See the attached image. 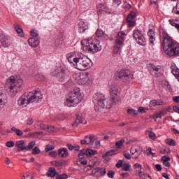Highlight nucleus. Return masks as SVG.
<instances>
[{
    "instance_id": "3c124183",
    "label": "nucleus",
    "mask_w": 179,
    "mask_h": 179,
    "mask_svg": "<svg viewBox=\"0 0 179 179\" xmlns=\"http://www.w3.org/2000/svg\"><path fill=\"white\" fill-rule=\"evenodd\" d=\"M31 36H32V37H34V38H37L38 34L37 33V31L34 29V30L31 31Z\"/></svg>"
},
{
    "instance_id": "79ce46f5",
    "label": "nucleus",
    "mask_w": 179,
    "mask_h": 179,
    "mask_svg": "<svg viewBox=\"0 0 179 179\" xmlns=\"http://www.w3.org/2000/svg\"><path fill=\"white\" fill-rule=\"evenodd\" d=\"M55 149V146L52 145H46L45 147V152H50V150H54Z\"/></svg>"
},
{
    "instance_id": "6ab92c4d",
    "label": "nucleus",
    "mask_w": 179,
    "mask_h": 179,
    "mask_svg": "<svg viewBox=\"0 0 179 179\" xmlns=\"http://www.w3.org/2000/svg\"><path fill=\"white\" fill-rule=\"evenodd\" d=\"M96 9L98 12V15H103L104 13H107V10H108V8L106 6V4H97Z\"/></svg>"
},
{
    "instance_id": "774afa93",
    "label": "nucleus",
    "mask_w": 179,
    "mask_h": 179,
    "mask_svg": "<svg viewBox=\"0 0 179 179\" xmlns=\"http://www.w3.org/2000/svg\"><path fill=\"white\" fill-rule=\"evenodd\" d=\"M173 111H175V113H178L179 114V107L177 106H174L173 108Z\"/></svg>"
},
{
    "instance_id": "a878e982",
    "label": "nucleus",
    "mask_w": 179,
    "mask_h": 179,
    "mask_svg": "<svg viewBox=\"0 0 179 179\" xmlns=\"http://www.w3.org/2000/svg\"><path fill=\"white\" fill-rule=\"evenodd\" d=\"M47 176L48 177H51L52 178H54L55 176H59L58 172L55 170V168H49V170L47 173Z\"/></svg>"
},
{
    "instance_id": "dca6fc26",
    "label": "nucleus",
    "mask_w": 179,
    "mask_h": 179,
    "mask_svg": "<svg viewBox=\"0 0 179 179\" xmlns=\"http://www.w3.org/2000/svg\"><path fill=\"white\" fill-rule=\"evenodd\" d=\"M17 103L20 106H22L23 107H27V106L30 104V102H29V96L27 95V93H24L23 95H22L18 99Z\"/></svg>"
},
{
    "instance_id": "e433bc0d",
    "label": "nucleus",
    "mask_w": 179,
    "mask_h": 179,
    "mask_svg": "<svg viewBox=\"0 0 179 179\" xmlns=\"http://www.w3.org/2000/svg\"><path fill=\"white\" fill-rule=\"evenodd\" d=\"M34 146H36V141H31L30 143H29L28 147H27V149H25V150H31V149H33Z\"/></svg>"
},
{
    "instance_id": "6e6552de",
    "label": "nucleus",
    "mask_w": 179,
    "mask_h": 179,
    "mask_svg": "<svg viewBox=\"0 0 179 179\" xmlns=\"http://www.w3.org/2000/svg\"><path fill=\"white\" fill-rule=\"evenodd\" d=\"M145 34L141 29H134L133 31V38L136 41L137 44L140 45H145L146 38H145Z\"/></svg>"
},
{
    "instance_id": "ea45409f",
    "label": "nucleus",
    "mask_w": 179,
    "mask_h": 179,
    "mask_svg": "<svg viewBox=\"0 0 179 179\" xmlns=\"http://www.w3.org/2000/svg\"><path fill=\"white\" fill-rule=\"evenodd\" d=\"M155 106H160V101L157 100L150 101V107H155Z\"/></svg>"
},
{
    "instance_id": "72a5a7b5",
    "label": "nucleus",
    "mask_w": 179,
    "mask_h": 179,
    "mask_svg": "<svg viewBox=\"0 0 179 179\" xmlns=\"http://www.w3.org/2000/svg\"><path fill=\"white\" fill-rule=\"evenodd\" d=\"M96 152H97V151H96V150H93L92 149H88L86 150L85 155H86V156H88L89 157H90L92 156H94V155H96Z\"/></svg>"
},
{
    "instance_id": "b1692460",
    "label": "nucleus",
    "mask_w": 179,
    "mask_h": 179,
    "mask_svg": "<svg viewBox=\"0 0 179 179\" xmlns=\"http://www.w3.org/2000/svg\"><path fill=\"white\" fill-rule=\"evenodd\" d=\"M24 140H20L16 142L15 146L17 148L18 152H22V150H25V149H27V146H24Z\"/></svg>"
},
{
    "instance_id": "09e8293b",
    "label": "nucleus",
    "mask_w": 179,
    "mask_h": 179,
    "mask_svg": "<svg viewBox=\"0 0 179 179\" xmlns=\"http://www.w3.org/2000/svg\"><path fill=\"white\" fill-rule=\"evenodd\" d=\"M130 167H131V165L129 164H124L123 170L124 171H129Z\"/></svg>"
},
{
    "instance_id": "13d9d810",
    "label": "nucleus",
    "mask_w": 179,
    "mask_h": 179,
    "mask_svg": "<svg viewBox=\"0 0 179 179\" xmlns=\"http://www.w3.org/2000/svg\"><path fill=\"white\" fill-rule=\"evenodd\" d=\"M149 138L150 139H155L156 134L154 132H152V131H149Z\"/></svg>"
},
{
    "instance_id": "f8f14e48",
    "label": "nucleus",
    "mask_w": 179,
    "mask_h": 179,
    "mask_svg": "<svg viewBox=\"0 0 179 179\" xmlns=\"http://www.w3.org/2000/svg\"><path fill=\"white\" fill-rule=\"evenodd\" d=\"M66 57L69 64H71L73 66H75L80 57L79 55H76V52H71L66 55Z\"/></svg>"
},
{
    "instance_id": "864d4df0",
    "label": "nucleus",
    "mask_w": 179,
    "mask_h": 179,
    "mask_svg": "<svg viewBox=\"0 0 179 179\" xmlns=\"http://www.w3.org/2000/svg\"><path fill=\"white\" fill-rule=\"evenodd\" d=\"M114 174H115V172H114V171H109L107 176L109 178H114Z\"/></svg>"
},
{
    "instance_id": "2eb2a0df",
    "label": "nucleus",
    "mask_w": 179,
    "mask_h": 179,
    "mask_svg": "<svg viewBox=\"0 0 179 179\" xmlns=\"http://www.w3.org/2000/svg\"><path fill=\"white\" fill-rule=\"evenodd\" d=\"M79 124H83L84 125H85V124H87V121H86L85 118H83V115L82 114V113H78L76 114V119L72 125L73 127H76L79 125Z\"/></svg>"
},
{
    "instance_id": "680f3d73",
    "label": "nucleus",
    "mask_w": 179,
    "mask_h": 179,
    "mask_svg": "<svg viewBox=\"0 0 179 179\" xmlns=\"http://www.w3.org/2000/svg\"><path fill=\"white\" fill-rule=\"evenodd\" d=\"M55 129V127L52 126H47V131H48L49 132H54V129Z\"/></svg>"
},
{
    "instance_id": "0eeeda50",
    "label": "nucleus",
    "mask_w": 179,
    "mask_h": 179,
    "mask_svg": "<svg viewBox=\"0 0 179 179\" xmlns=\"http://www.w3.org/2000/svg\"><path fill=\"white\" fill-rule=\"evenodd\" d=\"M118 78L124 83H129L134 78L131 71L128 69H121L118 73Z\"/></svg>"
},
{
    "instance_id": "0e129e2a",
    "label": "nucleus",
    "mask_w": 179,
    "mask_h": 179,
    "mask_svg": "<svg viewBox=\"0 0 179 179\" xmlns=\"http://www.w3.org/2000/svg\"><path fill=\"white\" fill-rule=\"evenodd\" d=\"M148 152L147 153V155H148V156L151 155V156H152V157H155V153L152 152L151 148H148Z\"/></svg>"
},
{
    "instance_id": "4468645a",
    "label": "nucleus",
    "mask_w": 179,
    "mask_h": 179,
    "mask_svg": "<svg viewBox=\"0 0 179 179\" xmlns=\"http://www.w3.org/2000/svg\"><path fill=\"white\" fill-rule=\"evenodd\" d=\"M20 87H22V85H15V84H10V86L9 87L10 92L9 95L10 97H15L19 92H20Z\"/></svg>"
},
{
    "instance_id": "7ed1b4c3",
    "label": "nucleus",
    "mask_w": 179,
    "mask_h": 179,
    "mask_svg": "<svg viewBox=\"0 0 179 179\" xmlns=\"http://www.w3.org/2000/svg\"><path fill=\"white\" fill-rule=\"evenodd\" d=\"M159 33L162 34V37L161 45L165 54L169 57H177L179 55V43L173 40V38L163 28H160Z\"/></svg>"
},
{
    "instance_id": "49530a36",
    "label": "nucleus",
    "mask_w": 179,
    "mask_h": 179,
    "mask_svg": "<svg viewBox=\"0 0 179 179\" xmlns=\"http://www.w3.org/2000/svg\"><path fill=\"white\" fill-rule=\"evenodd\" d=\"M161 160L162 162V163L165 162H170V160H171V158H170L169 156H166L164 155L162 157Z\"/></svg>"
},
{
    "instance_id": "69168bd1",
    "label": "nucleus",
    "mask_w": 179,
    "mask_h": 179,
    "mask_svg": "<svg viewBox=\"0 0 179 179\" xmlns=\"http://www.w3.org/2000/svg\"><path fill=\"white\" fill-rule=\"evenodd\" d=\"M172 100L174 101V103H179V96H175L172 98Z\"/></svg>"
},
{
    "instance_id": "bf43d9fd",
    "label": "nucleus",
    "mask_w": 179,
    "mask_h": 179,
    "mask_svg": "<svg viewBox=\"0 0 179 179\" xmlns=\"http://www.w3.org/2000/svg\"><path fill=\"white\" fill-rule=\"evenodd\" d=\"M134 167L136 169H138V170H142V164H139V163H136L134 164Z\"/></svg>"
},
{
    "instance_id": "412c9836",
    "label": "nucleus",
    "mask_w": 179,
    "mask_h": 179,
    "mask_svg": "<svg viewBox=\"0 0 179 179\" xmlns=\"http://www.w3.org/2000/svg\"><path fill=\"white\" fill-rule=\"evenodd\" d=\"M28 44L33 48H36L40 44V38H29L28 39Z\"/></svg>"
},
{
    "instance_id": "f704fd0d",
    "label": "nucleus",
    "mask_w": 179,
    "mask_h": 179,
    "mask_svg": "<svg viewBox=\"0 0 179 179\" xmlns=\"http://www.w3.org/2000/svg\"><path fill=\"white\" fill-rule=\"evenodd\" d=\"M35 79L39 82H41L43 80H45V76L41 73H38L35 76Z\"/></svg>"
},
{
    "instance_id": "9b49d317",
    "label": "nucleus",
    "mask_w": 179,
    "mask_h": 179,
    "mask_svg": "<svg viewBox=\"0 0 179 179\" xmlns=\"http://www.w3.org/2000/svg\"><path fill=\"white\" fill-rule=\"evenodd\" d=\"M148 71L152 76H155V78L159 77L160 75V71H162V67L160 66H155V64H148Z\"/></svg>"
},
{
    "instance_id": "ddd939ff",
    "label": "nucleus",
    "mask_w": 179,
    "mask_h": 179,
    "mask_svg": "<svg viewBox=\"0 0 179 179\" xmlns=\"http://www.w3.org/2000/svg\"><path fill=\"white\" fill-rule=\"evenodd\" d=\"M79 85H89L90 83V80L87 75L85 73H80L76 78Z\"/></svg>"
},
{
    "instance_id": "052dcab7",
    "label": "nucleus",
    "mask_w": 179,
    "mask_h": 179,
    "mask_svg": "<svg viewBox=\"0 0 179 179\" xmlns=\"http://www.w3.org/2000/svg\"><path fill=\"white\" fill-rule=\"evenodd\" d=\"M34 123V120H33V118H29L27 121V125H33Z\"/></svg>"
},
{
    "instance_id": "9d476101",
    "label": "nucleus",
    "mask_w": 179,
    "mask_h": 179,
    "mask_svg": "<svg viewBox=\"0 0 179 179\" xmlns=\"http://www.w3.org/2000/svg\"><path fill=\"white\" fill-rule=\"evenodd\" d=\"M28 95V103H35L43 99V94L40 91L34 90L33 92L27 93Z\"/></svg>"
},
{
    "instance_id": "4d7b16f0",
    "label": "nucleus",
    "mask_w": 179,
    "mask_h": 179,
    "mask_svg": "<svg viewBox=\"0 0 179 179\" xmlns=\"http://www.w3.org/2000/svg\"><path fill=\"white\" fill-rule=\"evenodd\" d=\"M122 164H124V161L120 159L118 161V162L116 164V167L117 169H120V168L122 167Z\"/></svg>"
},
{
    "instance_id": "423d86ee",
    "label": "nucleus",
    "mask_w": 179,
    "mask_h": 179,
    "mask_svg": "<svg viewBox=\"0 0 179 179\" xmlns=\"http://www.w3.org/2000/svg\"><path fill=\"white\" fill-rule=\"evenodd\" d=\"M51 76H56L59 82H66L68 80V73L64 69H57L50 73Z\"/></svg>"
},
{
    "instance_id": "393cba45",
    "label": "nucleus",
    "mask_w": 179,
    "mask_h": 179,
    "mask_svg": "<svg viewBox=\"0 0 179 179\" xmlns=\"http://www.w3.org/2000/svg\"><path fill=\"white\" fill-rule=\"evenodd\" d=\"M69 154L68 153V149L66 148H62L58 150L59 157H66Z\"/></svg>"
},
{
    "instance_id": "603ef678",
    "label": "nucleus",
    "mask_w": 179,
    "mask_h": 179,
    "mask_svg": "<svg viewBox=\"0 0 179 179\" xmlns=\"http://www.w3.org/2000/svg\"><path fill=\"white\" fill-rule=\"evenodd\" d=\"M123 156L124 157H125V159H127V160H130L131 159V154H129V152H123Z\"/></svg>"
},
{
    "instance_id": "1a4fd4ad",
    "label": "nucleus",
    "mask_w": 179,
    "mask_h": 179,
    "mask_svg": "<svg viewBox=\"0 0 179 179\" xmlns=\"http://www.w3.org/2000/svg\"><path fill=\"white\" fill-rule=\"evenodd\" d=\"M125 32L121 31L117 34V38L115 41L116 43V47L114 48V51L115 52H118L121 48H122L124 45V42L125 41V37H126Z\"/></svg>"
},
{
    "instance_id": "a19ab883",
    "label": "nucleus",
    "mask_w": 179,
    "mask_h": 179,
    "mask_svg": "<svg viewBox=\"0 0 179 179\" xmlns=\"http://www.w3.org/2000/svg\"><path fill=\"white\" fill-rule=\"evenodd\" d=\"M156 29L155 28H151L149 29L148 31V36L150 37L151 36H154L155 34H156Z\"/></svg>"
},
{
    "instance_id": "2f4dec72",
    "label": "nucleus",
    "mask_w": 179,
    "mask_h": 179,
    "mask_svg": "<svg viewBox=\"0 0 179 179\" xmlns=\"http://www.w3.org/2000/svg\"><path fill=\"white\" fill-rule=\"evenodd\" d=\"M11 131L13 132H15V134H16L17 136H22L23 135V131H21L20 129H17L16 127H13L11 128Z\"/></svg>"
},
{
    "instance_id": "bb28decb",
    "label": "nucleus",
    "mask_w": 179,
    "mask_h": 179,
    "mask_svg": "<svg viewBox=\"0 0 179 179\" xmlns=\"http://www.w3.org/2000/svg\"><path fill=\"white\" fill-rule=\"evenodd\" d=\"M15 31H17V34L20 37H24V34L23 33V29L20 27L17 24H14Z\"/></svg>"
},
{
    "instance_id": "4be33fe9",
    "label": "nucleus",
    "mask_w": 179,
    "mask_h": 179,
    "mask_svg": "<svg viewBox=\"0 0 179 179\" xmlns=\"http://www.w3.org/2000/svg\"><path fill=\"white\" fill-rule=\"evenodd\" d=\"M97 173H99L101 177H104V176H106V174L107 173V172L106 171V168L103 167H96L94 170H92V174H94V176H96Z\"/></svg>"
},
{
    "instance_id": "f3484780",
    "label": "nucleus",
    "mask_w": 179,
    "mask_h": 179,
    "mask_svg": "<svg viewBox=\"0 0 179 179\" xmlns=\"http://www.w3.org/2000/svg\"><path fill=\"white\" fill-rule=\"evenodd\" d=\"M143 150L142 149H136L134 147H131L130 149V153L131 155L132 159H134L135 160H138L139 159V156L142 155Z\"/></svg>"
},
{
    "instance_id": "a211bd4d",
    "label": "nucleus",
    "mask_w": 179,
    "mask_h": 179,
    "mask_svg": "<svg viewBox=\"0 0 179 179\" xmlns=\"http://www.w3.org/2000/svg\"><path fill=\"white\" fill-rule=\"evenodd\" d=\"M136 17V13L135 12L131 13L127 17V21L129 23V27H134L136 24L135 20H134Z\"/></svg>"
},
{
    "instance_id": "58836bf2",
    "label": "nucleus",
    "mask_w": 179,
    "mask_h": 179,
    "mask_svg": "<svg viewBox=\"0 0 179 179\" xmlns=\"http://www.w3.org/2000/svg\"><path fill=\"white\" fill-rule=\"evenodd\" d=\"M166 143H167V145H169V146H176V141L175 140L168 138L166 140Z\"/></svg>"
},
{
    "instance_id": "37998d69",
    "label": "nucleus",
    "mask_w": 179,
    "mask_h": 179,
    "mask_svg": "<svg viewBox=\"0 0 179 179\" xmlns=\"http://www.w3.org/2000/svg\"><path fill=\"white\" fill-rule=\"evenodd\" d=\"M10 82L11 83V85H17V86H19V83H17V81L16 80V78H15V76H12L10 78Z\"/></svg>"
},
{
    "instance_id": "5701e85b",
    "label": "nucleus",
    "mask_w": 179,
    "mask_h": 179,
    "mask_svg": "<svg viewBox=\"0 0 179 179\" xmlns=\"http://www.w3.org/2000/svg\"><path fill=\"white\" fill-rule=\"evenodd\" d=\"M85 141H87V145H89V146L93 147V145H94V142H96L97 139L96 136H86L85 137Z\"/></svg>"
},
{
    "instance_id": "f257e3e1",
    "label": "nucleus",
    "mask_w": 179,
    "mask_h": 179,
    "mask_svg": "<svg viewBox=\"0 0 179 179\" xmlns=\"http://www.w3.org/2000/svg\"><path fill=\"white\" fill-rule=\"evenodd\" d=\"M119 87L115 84L110 85V93L111 99H106L103 94L96 93L94 94L92 101L96 111L101 113L104 108H111L113 103H118Z\"/></svg>"
},
{
    "instance_id": "e2e57ef3",
    "label": "nucleus",
    "mask_w": 179,
    "mask_h": 179,
    "mask_svg": "<svg viewBox=\"0 0 179 179\" xmlns=\"http://www.w3.org/2000/svg\"><path fill=\"white\" fill-rule=\"evenodd\" d=\"M138 112L141 113H146V108L141 106L138 108Z\"/></svg>"
},
{
    "instance_id": "c85d7f7f",
    "label": "nucleus",
    "mask_w": 179,
    "mask_h": 179,
    "mask_svg": "<svg viewBox=\"0 0 179 179\" xmlns=\"http://www.w3.org/2000/svg\"><path fill=\"white\" fill-rule=\"evenodd\" d=\"M118 153V151H117V148H113L108 152H106L105 155H103V157H108L110 156H114V155H117Z\"/></svg>"
},
{
    "instance_id": "5fc2aeb1",
    "label": "nucleus",
    "mask_w": 179,
    "mask_h": 179,
    "mask_svg": "<svg viewBox=\"0 0 179 179\" xmlns=\"http://www.w3.org/2000/svg\"><path fill=\"white\" fill-rule=\"evenodd\" d=\"M85 156H86V152H83V150H80V152L78 154V157L80 159H85Z\"/></svg>"
},
{
    "instance_id": "8fccbe9b",
    "label": "nucleus",
    "mask_w": 179,
    "mask_h": 179,
    "mask_svg": "<svg viewBox=\"0 0 179 179\" xmlns=\"http://www.w3.org/2000/svg\"><path fill=\"white\" fill-rule=\"evenodd\" d=\"M6 146H7V148H13V146H15V142L8 141L6 143Z\"/></svg>"
},
{
    "instance_id": "7c9ffc66",
    "label": "nucleus",
    "mask_w": 179,
    "mask_h": 179,
    "mask_svg": "<svg viewBox=\"0 0 179 179\" xmlns=\"http://www.w3.org/2000/svg\"><path fill=\"white\" fill-rule=\"evenodd\" d=\"M171 72L176 78H179V69L176 66H171Z\"/></svg>"
},
{
    "instance_id": "a18cd8bd",
    "label": "nucleus",
    "mask_w": 179,
    "mask_h": 179,
    "mask_svg": "<svg viewBox=\"0 0 179 179\" xmlns=\"http://www.w3.org/2000/svg\"><path fill=\"white\" fill-rule=\"evenodd\" d=\"M56 179H68V175L66 173H63L61 175H58L56 177Z\"/></svg>"
},
{
    "instance_id": "338daca9",
    "label": "nucleus",
    "mask_w": 179,
    "mask_h": 179,
    "mask_svg": "<svg viewBox=\"0 0 179 179\" xmlns=\"http://www.w3.org/2000/svg\"><path fill=\"white\" fill-rule=\"evenodd\" d=\"M23 177H24V179H34L33 176H31L29 174L26 176L24 175Z\"/></svg>"
},
{
    "instance_id": "c03bdc74",
    "label": "nucleus",
    "mask_w": 179,
    "mask_h": 179,
    "mask_svg": "<svg viewBox=\"0 0 179 179\" xmlns=\"http://www.w3.org/2000/svg\"><path fill=\"white\" fill-rule=\"evenodd\" d=\"M128 114H130V115H138V111L135 110L134 109H127Z\"/></svg>"
},
{
    "instance_id": "aec40b11",
    "label": "nucleus",
    "mask_w": 179,
    "mask_h": 179,
    "mask_svg": "<svg viewBox=\"0 0 179 179\" xmlns=\"http://www.w3.org/2000/svg\"><path fill=\"white\" fill-rule=\"evenodd\" d=\"M89 29V26L87 22H85V21H80L78 23V31L79 33H85L86 30Z\"/></svg>"
},
{
    "instance_id": "20e7f679",
    "label": "nucleus",
    "mask_w": 179,
    "mask_h": 179,
    "mask_svg": "<svg viewBox=\"0 0 179 179\" xmlns=\"http://www.w3.org/2000/svg\"><path fill=\"white\" fill-rule=\"evenodd\" d=\"M82 100H83V96L80 94V90L76 88L69 92L66 100L64 102V106H67V107H76Z\"/></svg>"
},
{
    "instance_id": "6e6d98bb",
    "label": "nucleus",
    "mask_w": 179,
    "mask_h": 179,
    "mask_svg": "<svg viewBox=\"0 0 179 179\" xmlns=\"http://www.w3.org/2000/svg\"><path fill=\"white\" fill-rule=\"evenodd\" d=\"M49 156L51 157H57V156H58V153L57 151H51L49 152Z\"/></svg>"
},
{
    "instance_id": "cd10ccee",
    "label": "nucleus",
    "mask_w": 179,
    "mask_h": 179,
    "mask_svg": "<svg viewBox=\"0 0 179 179\" xmlns=\"http://www.w3.org/2000/svg\"><path fill=\"white\" fill-rule=\"evenodd\" d=\"M125 143V139H121L117 141L115 143L116 147H113V149H117V152H118V149H121L122 146H124V143Z\"/></svg>"
},
{
    "instance_id": "473e14b6",
    "label": "nucleus",
    "mask_w": 179,
    "mask_h": 179,
    "mask_svg": "<svg viewBox=\"0 0 179 179\" xmlns=\"http://www.w3.org/2000/svg\"><path fill=\"white\" fill-rule=\"evenodd\" d=\"M51 164L56 167H59V166H64V160L52 161Z\"/></svg>"
},
{
    "instance_id": "f03ea898",
    "label": "nucleus",
    "mask_w": 179,
    "mask_h": 179,
    "mask_svg": "<svg viewBox=\"0 0 179 179\" xmlns=\"http://www.w3.org/2000/svg\"><path fill=\"white\" fill-rule=\"evenodd\" d=\"M106 40H108V36L103 30L97 29L95 36H93L92 38L81 41V47L85 52L96 54L101 51L100 41H106Z\"/></svg>"
},
{
    "instance_id": "c9c22d12",
    "label": "nucleus",
    "mask_w": 179,
    "mask_h": 179,
    "mask_svg": "<svg viewBox=\"0 0 179 179\" xmlns=\"http://www.w3.org/2000/svg\"><path fill=\"white\" fill-rule=\"evenodd\" d=\"M148 37H149L148 40H149L150 44H152V45H155V41H156V34Z\"/></svg>"
},
{
    "instance_id": "de8ad7c7",
    "label": "nucleus",
    "mask_w": 179,
    "mask_h": 179,
    "mask_svg": "<svg viewBox=\"0 0 179 179\" xmlns=\"http://www.w3.org/2000/svg\"><path fill=\"white\" fill-rule=\"evenodd\" d=\"M40 153V148L35 147L32 150V155H38Z\"/></svg>"
},
{
    "instance_id": "c756f323",
    "label": "nucleus",
    "mask_w": 179,
    "mask_h": 179,
    "mask_svg": "<svg viewBox=\"0 0 179 179\" xmlns=\"http://www.w3.org/2000/svg\"><path fill=\"white\" fill-rule=\"evenodd\" d=\"M0 41L1 43L3 44V47L4 48H6V47H8V45H6V41H8V36L2 34L0 36Z\"/></svg>"
},
{
    "instance_id": "4c0bfd02",
    "label": "nucleus",
    "mask_w": 179,
    "mask_h": 179,
    "mask_svg": "<svg viewBox=\"0 0 179 179\" xmlns=\"http://www.w3.org/2000/svg\"><path fill=\"white\" fill-rule=\"evenodd\" d=\"M172 13H175L176 15H179V1L177 2L176 6L173 7L172 10Z\"/></svg>"
},
{
    "instance_id": "39448f33",
    "label": "nucleus",
    "mask_w": 179,
    "mask_h": 179,
    "mask_svg": "<svg viewBox=\"0 0 179 179\" xmlns=\"http://www.w3.org/2000/svg\"><path fill=\"white\" fill-rule=\"evenodd\" d=\"M93 65L92 60L90 59L84 57H78V60H77V63H76V69L78 71H86V69H89Z\"/></svg>"
}]
</instances>
